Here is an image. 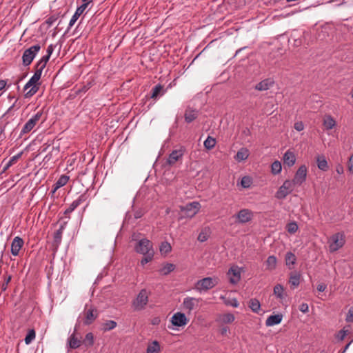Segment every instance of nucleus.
Masks as SVG:
<instances>
[{
  "label": "nucleus",
  "instance_id": "obj_1",
  "mask_svg": "<svg viewBox=\"0 0 353 353\" xmlns=\"http://www.w3.org/2000/svg\"><path fill=\"white\" fill-rule=\"evenodd\" d=\"M42 71L36 68L34 75L26 83L24 86V90L27 91L25 94L26 98L32 97L39 90V87L36 85L37 82L40 79Z\"/></svg>",
  "mask_w": 353,
  "mask_h": 353
},
{
  "label": "nucleus",
  "instance_id": "obj_2",
  "mask_svg": "<svg viewBox=\"0 0 353 353\" xmlns=\"http://www.w3.org/2000/svg\"><path fill=\"white\" fill-rule=\"evenodd\" d=\"M150 292L146 289H142L137 297L132 301V305L135 311H141L145 309L148 303Z\"/></svg>",
  "mask_w": 353,
  "mask_h": 353
},
{
  "label": "nucleus",
  "instance_id": "obj_3",
  "mask_svg": "<svg viewBox=\"0 0 353 353\" xmlns=\"http://www.w3.org/2000/svg\"><path fill=\"white\" fill-rule=\"evenodd\" d=\"M329 250L334 252L341 249L345 243V236L343 232H337L328 239Z\"/></svg>",
  "mask_w": 353,
  "mask_h": 353
},
{
  "label": "nucleus",
  "instance_id": "obj_4",
  "mask_svg": "<svg viewBox=\"0 0 353 353\" xmlns=\"http://www.w3.org/2000/svg\"><path fill=\"white\" fill-rule=\"evenodd\" d=\"M219 282L218 277H205L196 283L195 289L199 292L207 291L215 287Z\"/></svg>",
  "mask_w": 353,
  "mask_h": 353
},
{
  "label": "nucleus",
  "instance_id": "obj_5",
  "mask_svg": "<svg viewBox=\"0 0 353 353\" xmlns=\"http://www.w3.org/2000/svg\"><path fill=\"white\" fill-rule=\"evenodd\" d=\"M40 45L37 44L26 50L22 56L23 64L25 66L29 65L32 63V61H33L37 52L40 50Z\"/></svg>",
  "mask_w": 353,
  "mask_h": 353
},
{
  "label": "nucleus",
  "instance_id": "obj_6",
  "mask_svg": "<svg viewBox=\"0 0 353 353\" xmlns=\"http://www.w3.org/2000/svg\"><path fill=\"white\" fill-rule=\"evenodd\" d=\"M201 299L194 297H185L181 304V308L187 314H190L192 310L199 306Z\"/></svg>",
  "mask_w": 353,
  "mask_h": 353
},
{
  "label": "nucleus",
  "instance_id": "obj_7",
  "mask_svg": "<svg viewBox=\"0 0 353 353\" xmlns=\"http://www.w3.org/2000/svg\"><path fill=\"white\" fill-rule=\"evenodd\" d=\"M42 114L43 112L39 111L34 116H32L23 127L20 135L21 136L30 132L36 125L37 122L40 120Z\"/></svg>",
  "mask_w": 353,
  "mask_h": 353
},
{
  "label": "nucleus",
  "instance_id": "obj_8",
  "mask_svg": "<svg viewBox=\"0 0 353 353\" xmlns=\"http://www.w3.org/2000/svg\"><path fill=\"white\" fill-rule=\"evenodd\" d=\"M294 183L292 181L286 180L279 188L275 196L279 199H285L293 190Z\"/></svg>",
  "mask_w": 353,
  "mask_h": 353
},
{
  "label": "nucleus",
  "instance_id": "obj_9",
  "mask_svg": "<svg viewBox=\"0 0 353 353\" xmlns=\"http://www.w3.org/2000/svg\"><path fill=\"white\" fill-rule=\"evenodd\" d=\"M135 250L138 253L145 254L149 252H154L152 248V243L146 239H141L135 247Z\"/></svg>",
  "mask_w": 353,
  "mask_h": 353
},
{
  "label": "nucleus",
  "instance_id": "obj_10",
  "mask_svg": "<svg viewBox=\"0 0 353 353\" xmlns=\"http://www.w3.org/2000/svg\"><path fill=\"white\" fill-rule=\"evenodd\" d=\"M307 168L305 165H301L295 173L292 182L295 185H301L306 179Z\"/></svg>",
  "mask_w": 353,
  "mask_h": 353
},
{
  "label": "nucleus",
  "instance_id": "obj_11",
  "mask_svg": "<svg viewBox=\"0 0 353 353\" xmlns=\"http://www.w3.org/2000/svg\"><path fill=\"white\" fill-rule=\"evenodd\" d=\"M200 204L198 202H192L181 208L182 212L188 217H193L199 210Z\"/></svg>",
  "mask_w": 353,
  "mask_h": 353
},
{
  "label": "nucleus",
  "instance_id": "obj_12",
  "mask_svg": "<svg viewBox=\"0 0 353 353\" xmlns=\"http://www.w3.org/2000/svg\"><path fill=\"white\" fill-rule=\"evenodd\" d=\"M188 321L184 313L176 312L171 318V323L177 327L184 326Z\"/></svg>",
  "mask_w": 353,
  "mask_h": 353
},
{
  "label": "nucleus",
  "instance_id": "obj_13",
  "mask_svg": "<svg viewBox=\"0 0 353 353\" xmlns=\"http://www.w3.org/2000/svg\"><path fill=\"white\" fill-rule=\"evenodd\" d=\"M237 221L240 223H245L252 219V213L248 209L241 210L236 215Z\"/></svg>",
  "mask_w": 353,
  "mask_h": 353
},
{
  "label": "nucleus",
  "instance_id": "obj_14",
  "mask_svg": "<svg viewBox=\"0 0 353 353\" xmlns=\"http://www.w3.org/2000/svg\"><path fill=\"white\" fill-rule=\"evenodd\" d=\"M24 244L23 240L19 237L16 236L13 239L11 243V253L13 256H18L19 251Z\"/></svg>",
  "mask_w": 353,
  "mask_h": 353
},
{
  "label": "nucleus",
  "instance_id": "obj_15",
  "mask_svg": "<svg viewBox=\"0 0 353 353\" xmlns=\"http://www.w3.org/2000/svg\"><path fill=\"white\" fill-rule=\"evenodd\" d=\"M230 282L232 284L237 283L241 279V272L237 267H232L228 272Z\"/></svg>",
  "mask_w": 353,
  "mask_h": 353
},
{
  "label": "nucleus",
  "instance_id": "obj_16",
  "mask_svg": "<svg viewBox=\"0 0 353 353\" xmlns=\"http://www.w3.org/2000/svg\"><path fill=\"white\" fill-rule=\"evenodd\" d=\"M87 199V196L85 194H83L79 196V198L74 200L69 206L68 209L65 210L64 214H68L73 212L78 206H79L81 203L85 202Z\"/></svg>",
  "mask_w": 353,
  "mask_h": 353
},
{
  "label": "nucleus",
  "instance_id": "obj_17",
  "mask_svg": "<svg viewBox=\"0 0 353 353\" xmlns=\"http://www.w3.org/2000/svg\"><path fill=\"white\" fill-rule=\"evenodd\" d=\"M183 155V152L181 150H173L169 155L167 159V164L169 165H173L177 161H179Z\"/></svg>",
  "mask_w": 353,
  "mask_h": 353
},
{
  "label": "nucleus",
  "instance_id": "obj_18",
  "mask_svg": "<svg viewBox=\"0 0 353 353\" xmlns=\"http://www.w3.org/2000/svg\"><path fill=\"white\" fill-rule=\"evenodd\" d=\"M283 163L288 167H292L296 162V156L293 152L288 150L283 155Z\"/></svg>",
  "mask_w": 353,
  "mask_h": 353
},
{
  "label": "nucleus",
  "instance_id": "obj_19",
  "mask_svg": "<svg viewBox=\"0 0 353 353\" xmlns=\"http://www.w3.org/2000/svg\"><path fill=\"white\" fill-rule=\"evenodd\" d=\"M235 319L234 316L231 313L220 314L217 316L216 321L222 324L232 323Z\"/></svg>",
  "mask_w": 353,
  "mask_h": 353
},
{
  "label": "nucleus",
  "instance_id": "obj_20",
  "mask_svg": "<svg viewBox=\"0 0 353 353\" xmlns=\"http://www.w3.org/2000/svg\"><path fill=\"white\" fill-rule=\"evenodd\" d=\"M87 6H88V3H83L80 7H79L77 9L75 13L73 14V16L72 17V18L70 20L69 28H70L71 27H72L74 26V24L77 21L78 18L83 12V11L85 10Z\"/></svg>",
  "mask_w": 353,
  "mask_h": 353
},
{
  "label": "nucleus",
  "instance_id": "obj_21",
  "mask_svg": "<svg viewBox=\"0 0 353 353\" xmlns=\"http://www.w3.org/2000/svg\"><path fill=\"white\" fill-rule=\"evenodd\" d=\"M274 84V81L271 79H266L257 83L255 89L259 91H265L270 89Z\"/></svg>",
  "mask_w": 353,
  "mask_h": 353
},
{
  "label": "nucleus",
  "instance_id": "obj_22",
  "mask_svg": "<svg viewBox=\"0 0 353 353\" xmlns=\"http://www.w3.org/2000/svg\"><path fill=\"white\" fill-rule=\"evenodd\" d=\"M282 319V314L271 315L266 319L265 325L267 326H273L279 324L281 322Z\"/></svg>",
  "mask_w": 353,
  "mask_h": 353
},
{
  "label": "nucleus",
  "instance_id": "obj_23",
  "mask_svg": "<svg viewBox=\"0 0 353 353\" xmlns=\"http://www.w3.org/2000/svg\"><path fill=\"white\" fill-rule=\"evenodd\" d=\"M198 117V111L192 108H187L185 112V120L187 123H190Z\"/></svg>",
  "mask_w": 353,
  "mask_h": 353
},
{
  "label": "nucleus",
  "instance_id": "obj_24",
  "mask_svg": "<svg viewBox=\"0 0 353 353\" xmlns=\"http://www.w3.org/2000/svg\"><path fill=\"white\" fill-rule=\"evenodd\" d=\"M301 274L297 272H292L290 274L289 283L294 288H296L300 283Z\"/></svg>",
  "mask_w": 353,
  "mask_h": 353
},
{
  "label": "nucleus",
  "instance_id": "obj_25",
  "mask_svg": "<svg viewBox=\"0 0 353 353\" xmlns=\"http://www.w3.org/2000/svg\"><path fill=\"white\" fill-rule=\"evenodd\" d=\"M316 163L319 169L326 171L328 169V165L325 157L323 155L318 156L316 158Z\"/></svg>",
  "mask_w": 353,
  "mask_h": 353
},
{
  "label": "nucleus",
  "instance_id": "obj_26",
  "mask_svg": "<svg viewBox=\"0 0 353 353\" xmlns=\"http://www.w3.org/2000/svg\"><path fill=\"white\" fill-rule=\"evenodd\" d=\"M94 312H96V311L94 309H89L86 311L85 324L90 325L94 321L97 316V314Z\"/></svg>",
  "mask_w": 353,
  "mask_h": 353
},
{
  "label": "nucleus",
  "instance_id": "obj_27",
  "mask_svg": "<svg viewBox=\"0 0 353 353\" xmlns=\"http://www.w3.org/2000/svg\"><path fill=\"white\" fill-rule=\"evenodd\" d=\"M160 352V344L157 341H154L150 343L146 350V353H159Z\"/></svg>",
  "mask_w": 353,
  "mask_h": 353
},
{
  "label": "nucleus",
  "instance_id": "obj_28",
  "mask_svg": "<svg viewBox=\"0 0 353 353\" xmlns=\"http://www.w3.org/2000/svg\"><path fill=\"white\" fill-rule=\"evenodd\" d=\"M69 346L71 349H76L79 347L81 341L75 336V333H73L68 339Z\"/></svg>",
  "mask_w": 353,
  "mask_h": 353
},
{
  "label": "nucleus",
  "instance_id": "obj_29",
  "mask_svg": "<svg viewBox=\"0 0 353 353\" xmlns=\"http://www.w3.org/2000/svg\"><path fill=\"white\" fill-rule=\"evenodd\" d=\"M336 125V121L330 115H326L323 119V125L327 130L332 129Z\"/></svg>",
  "mask_w": 353,
  "mask_h": 353
},
{
  "label": "nucleus",
  "instance_id": "obj_30",
  "mask_svg": "<svg viewBox=\"0 0 353 353\" xmlns=\"http://www.w3.org/2000/svg\"><path fill=\"white\" fill-rule=\"evenodd\" d=\"M248 157H249L248 150L243 148L237 152V153L235 156V159L238 161H241L247 159Z\"/></svg>",
  "mask_w": 353,
  "mask_h": 353
},
{
  "label": "nucleus",
  "instance_id": "obj_31",
  "mask_svg": "<svg viewBox=\"0 0 353 353\" xmlns=\"http://www.w3.org/2000/svg\"><path fill=\"white\" fill-rule=\"evenodd\" d=\"M69 176L66 175H61L57 181L55 183L53 192H56L59 188L64 186L68 181Z\"/></svg>",
  "mask_w": 353,
  "mask_h": 353
},
{
  "label": "nucleus",
  "instance_id": "obj_32",
  "mask_svg": "<svg viewBox=\"0 0 353 353\" xmlns=\"http://www.w3.org/2000/svg\"><path fill=\"white\" fill-rule=\"evenodd\" d=\"M277 260L274 256H270L265 261L266 269L268 270H273L276 267Z\"/></svg>",
  "mask_w": 353,
  "mask_h": 353
},
{
  "label": "nucleus",
  "instance_id": "obj_33",
  "mask_svg": "<svg viewBox=\"0 0 353 353\" xmlns=\"http://www.w3.org/2000/svg\"><path fill=\"white\" fill-rule=\"evenodd\" d=\"M63 230H64V225H62L60 226V228L59 230H57L54 234V244L56 246H58L61 242L62 234H63Z\"/></svg>",
  "mask_w": 353,
  "mask_h": 353
},
{
  "label": "nucleus",
  "instance_id": "obj_34",
  "mask_svg": "<svg viewBox=\"0 0 353 353\" xmlns=\"http://www.w3.org/2000/svg\"><path fill=\"white\" fill-rule=\"evenodd\" d=\"M274 294L280 299H284L286 296V294L284 293V288L280 284H277L274 286Z\"/></svg>",
  "mask_w": 353,
  "mask_h": 353
},
{
  "label": "nucleus",
  "instance_id": "obj_35",
  "mask_svg": "<svg viewBox=\"0 0 353 353\" xmlns=\"http://www.w3.org/2000/svg\"><path fill=\"white\" fill-rule=\"evenodd\" d=\"M285 260L286 265L290 266V265H294L296 263V257L294 254L288 252L285 254Z\"/></svg>",
  "mask_w": 353,
  "mask_h": 353
},
{
  "label": "nucleus",
  "instance_id": "obj_36",
  "mask_svg": "<svg viewBox=\"0 0 353 353\" xmlns=\"http://www.w3.org/2000/svg\"><path fill=\"white\" fill-rule=\"evenodd\" d=\"M50 59L49 55H45L43 56L37 63L35 68L41 70V71H43V70L45 68L46 63H48V60Z\"/></svg>",
  "mask_w": 353,
  "mask_h": 353
},
{
  "label": "nucleus",
  "instance_id": "obj_37",
  "mask_svg": "<svg viewBox=\"0 0 353 353\" xmlns=\"http://www.w3.org/2000/svg\"><path fill=\"white\" fill-rule=\"evenodd\" d=\"M249 307L254 312L257 313L261 307L259 301L256 299H252L249 302Z\"/></svg>",
  "mask_w": 353,
  "mask_h": 353
},
{
  "label": "nucleus",
  "instance_id": "obj_38",
  "mask_svg": "<svg viewBox=\"0 0 353 353\" xmlns=\"http://www.w3.org/2000/svg\"><path fill=\"white\" fill-rule=\"evenodd\" d=\"M210 234V229L205 228L201 230L198 236V241L200 242H204L208 240Z\"/></svg>",
  "mask_w": 353,
  "mask_h": 353
},
{
  "label": "nucleus",
  "instance_id": "obj_39",
  "mask_svg": "<svg viewBox=\"0 0 353 353\" xmlns=\"http://www.w3.org/2000/svg\"><path fill=\"white\" fill-rule=\"evenodd\" d=\"M174 269L175 265L174 264L167 263L160 270V272L163 275H167L174 271Z\"/></svg>",
  "mask_w": 353,
  "mask_h": 353
},
{
  "label": "nucleus",
  "instance_id": "obj_40",
  "mask_svg": "<svg viewBox=\"0 0 353 353\" xmlns=\"http://www.w3.org/2000/svg\"><path fill=\"white\" fill-rule=\"evenodd\" d=\"M282 165L280 161H275L271 165V171L273 174H277L281 172Z\"/></svg>",
  "mask_w": 353,
  "mask_h": 353
},
{
  "label": "nucleus",
  "instance_id": "obj_41",
  "mask_svg": "<svg viewBox=\"0 0 353 353\" xmlns=\"http://www.w3.org/2000/svg\"><path fill=\"white\" fill-rule=\"evenodd\" d=\"M116 326H117V323L114 321L109 320V321H105L103 324V330L105 332L110 331V330L115 328Z\"/></svg>",
  "mask_w": 353,
  "mask_h": 353
},
{
  "label": "nucleus",
  "instance_id": "obj_42",
  "mask_svg": "<svg viewBox=\"0 0 353 353\" xmlns=\"http://www.w3.org/2000/svg\"><path fill=\"white\" fill-rule=\"evenodd\" d=\"M36 333L34 330H30L25 338L26 344L28 345L32 343V341L35 339Z\"/></svg>",
  "mask_w": 353,
  "mask_h": 353
},
{
  "label": "nucleus",
  "instance_id": "obj_43",
  "mask_svg": "<svg viewBox=\"0 0 353 353\" xmlns=\"http://www.w3.org/2000/svg\"><path fill=\"white\" fill-rule=\"evenodd\" d=\"M203 144L205 148H207L208 150H210L214 147L216 144V141L214 138L209 136L205 139Z\"/></svg>",
  "mask_w": 353,
  "mask_h": 353
},
{
  "label": "nucleus",
  "instance_id": "obj_44",
  "mask_svg": "<svg viewBox=\"0 0 353 353\" xmlns=\"http://www.w3.org/2000/svg\"><path fill=\"white\" fill-rule=\"evenodd\" d=\"M163 86L160 84L155 85L152 90L151 98L156 99L163 90Z\"/></svg>",
  "mask_w": 353,
  "mask_h": 353
},
{
  "label": "nucleus",
  "instance_id": "obj_45",
  "mask_svg": "<svg viewBox=\"0 0 353 353\" xmlns=\"http://www.w3.org/2000/svg\"><path fill=\"white\" fill-rule=\"evenodd\" d=\"M83 343L86 346H92L94 343V336L92 333L89 332L86 334L84 340L83 341Z\"/></svg>",
  "mask_w": 353,
  "mask_h": 353
},
{
  "label": "nucleus",
  "instance_id": "obj_46",
  "mask_svg": "<svg viewBox=\"0 0 353 353\" xmlns=\"http://www.w3.org/2000/svg\"><path fill=\"white\" fill-rule=\"evenodd\" d=\"M21 154H22V153L20 152V153L13 156L12 157H11V159L9 160V161L8 162L6 165L5 166L4 170H7L10 166L14 165L18 161V159L21 157Z\"/></svg>",
  "mask_w": 353,
  "mask_h": 353
},
{
  "label": "nucleus",
  "instance_id": "obj_47",
  "mask_svg": "<svg viewBox=\"0 0 353 353\" xmlns=\"http://www.w3.org/2000/svg\"><path fill=\"white\" fill-rule=\"evenodd\" d=\"M298 230V225L296 222H291L287 225V230L290 234L295 233Z\"/></svg>",
  "mask_w": 353,
  "mask_h": 353
},
{
  "label": "nucleus",
  "instance_id": "obj_48",
  "mask_svg": "<svg viewBox=\"0 0 353 353\" xmlns=\"http://www.w3.org/2000/svg\"><path fill=\"white\" fill-rule=\"evenodd\" d=\"M171 249V245L168 242H163L160 246L161 252L164 254L170 252Z\"/></svg>",
  "mask_w": 353,
  "mask_h": 353
},
{
  "label": "nucleus",
  "instance_id": "obj_49",
  "mask_svg": "<svg viewBox=\"0 0 353 353\" xmlns=\"http://www.w3.org/2000/svg\"><path fill=\"white\" fill-rule=\"evenodd\" d=\"M348 332H349V330L345 329V327L337 333L336 337L339 341H343L345 339V337L346 336V335L348 334Z\"/></svg>",
  "mask_w": 353,
  "mask_h": 353
},
{
  "label": "nucleus",
  "instance_id": "obj_50",
  "mask_svg": "<svg viewBox=\"0 0 353 353\" xmlns=\"http://www.w3.org/2000/svg\"><path fill=\"white\" fill-rule=\"evenodd\" d=\"M144 255H145V256L142 259V260L141 261V263L142 265H144L145 264L148 263L152 259L153 256H154V252H149V254H145Z\"/></svg>",
  "mask_w": 353,
  "mask_h": 353
},
{
  "label": "nucleus",
  "instance_id": "obj_51",
  "mask_svg": "<svg viewBox=\"0 0 353 353\" xmlns=\"http://www.w3.org/2000/svg\"><path fill=\"white\" fill-rule=\"evenodd\" d=\"M241 184L243 188H249L252 184V181L249 176H243L241 179Z\"/></svg>",
  "mask_w": 353,
  "mask_h": 353
},
{
  "label": "nucleus",
  "instance_id": "obj_52",
  "mask_svg": "<svg viewBox=\"0 0 353 353\" xmlns=\"http://www.w3.org/2000/svg\"><path fill=\"white\" fill-rule=\"evenodd\" d=\"M225 303L227 305H230L234 307H238L239 305V302L236 299H228L225 301Z\"/></svg>",
  "mask_w": 353,
  "mask_h": 353
},
{
  "label": "nucleus",
  "instance_id": "obj_53",
  "mask_svg": "<svg viewBox=\"0 0 353 353\" xmlns=\"http://www.w3.org/2000/svg\"><path fill=\"white\" fill-rule=\"evenodd\" d=\"M345 321L347 323L353 322V306L349 309L347 314L346 315Z\"/></svg>",
  "mask_w": 353,
  "mask_h": 353
},
{
  "label": "nucleus",
  "instance_id": "obj_54",
  "mask_svg": "<svg viewBox=\"0 0 353 353\" xmlns=\"http://www.w3.org/2000/svg\"><path fill=\"white\" fill-rule=\"evenodd\" d=\"M299 310L303 313H307L309 311V307L307 303H303L299 305Z\"/></svg>",
  "mask_w": 353,
  "mask_h": 353
},
{
  "label": "nucleus",
  "instance_id": "obj_55",
  "mask_svg": "<svg viewBox=\"0 0 353 353\" xmlns=\"http://www.w3.org/2000/svg\"><path fill=\"white\" fill-rule=\"evenodd\" d=\"M294 128L296 130L300 132L304 129V125L301 121H297L294 123Z\"/></svg>",
  "mask_w": 353,
  "mask_h": 353
},
{
  "label": "nucleus",
  "instance_id": "obj_56",
  "mask_svg": "<svg viewBox=\"0 0 353 353\" xmlns=\"http://www.w3.org/2000/svg\"><path fill=\"white\" fill-rule=\"evenodd\" d=\"M347 168H348V170L353 173V155H352L350 159H349V161L347 162Z\"/></svg>",
  "mask_w": 353,
  "mask_h": 353
},
{
  "label": "nucleus",
  "instance_id": "obj_57",
  "mask_svg": "<svg viewBox=\"0 0 353 353\" xmlns=\"http://www.w3.org/2000/svg\"><path fill=\"white\" fill-rule=\"evenodd\" d=\"M53 51H54V46L52 44H50V46H48V47L47 48V55H49L50 57L52 53L53 52Z\"/></svg>",
  "mask_w": 353,
  "mask_h": 353
},
{
  "label": "nucleus",
  "instance_id": "obj_58",
  "mask_svg": "<svg viewBox=\"0 0 353 353\" xmlns=\"http://www.w3.org/2000/svg\"><path fill=\"white\" fill-rule=\"evenodd\" d=\"M326 289V285L323 283H320L317 285V290L319 292H323Z\"/></svg>",
  "mask_w": 353,
  "mask_h": 353
},
{
  "label": "nucleus",
  "instance_id": "obj_59",
  "mask_svg": "<svg viewBox=\"0 0 353 353\" xmlns=\"http://www.w3.org/2000/svg\"><path fill=\"white\" fill-rule=\"evenodd\" d=\"M336 171L338 174H341L343 173V168L341 165H338L336 167Z\"/></svg>",
  "mask_w": 353,
  "mask_h": 353
},
{
  "label": "nucleus",
  "instance_id": "obj_60",
  "mask_svg": "<svg viewBox=\"0 0 353 353\" xmlns=\"http://www.w3.org/2000/svg\"><path fill=\"white\" fill-rule=\"evenodd\" d=\"M228 331V327H225V326L222 327L220 329V333L222 335H225L227 334Z\"/></svg>",
  "mask_w": 353,
  "mask_h": 353
},
{
  "label": "nucleus",
  "instance_id": "obj_61",
  "mask_svg": "<svg viewBox=\"0 0 353 353\" xmlns=\"http://www.w3.org/2000/svg\"><path fill=\"white\" fill-rule=\"evenodd\" d=\"M7 81L5 80H0V91L5 88Z\"/></svg>",
  "mask_w": 353,
  "mask_h": 353
},
{
  "label": "nucleus",
  "instance_id": "obj_62",
  "mask_svg": "<svg viewBox=\"0 0 353 353\" xmlns=\"http://www.w3.org/2000/svg\"><path fill=\"white\" fill-rule=\"evenodd\" d=\"M242 134L245 136H250V130L248 129V128H245L243 132H242Z\"/></svg>",
  "mask_w": 353,
  "mask_h": 353
},
{
  "label": "nucleus",
  "instance_id": "obj_63",
  "mask_svg": "<svg viewBox=\"0 0 353 353\" xmlns=\"http://www.w3.org/2000/svg\"><path fill=\"white\" fill-rule=\"evenodd\" d=\"M14 106V104H13L12 106L9 108V109L7 110V112L2 116V117H5L8 112L12 109V108Z\"/></svg>",
  "mask_w": 353,
  "mask_h": 353
},
{
  "label": "nucleus",
  "instance_id": "obj_64",
  "mask_svg": "<svg viewBox=\"0 0 353 353\" xmlns=\"http://www.w3.org/2000/svg\"><path fill=\"white\" fill-rule=\"evenodd\" d=\"M351 343H352V341H350L349 343H347V344L345 346L344 350H343V352H346V350L348 349L349 346L350 345Z\"/></svg>",
  "mask_w": 353,
  "mask_h": 353
}]
</instances>
